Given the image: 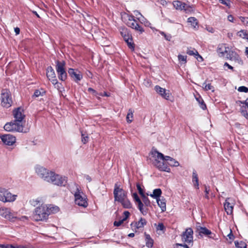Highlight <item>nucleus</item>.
Listing matches in <instances>:
<instances>
[{
    "instance_id": "f257e3e1",
    "label": "nucleus",
    "mask_w": 248,
    "mask_h": 248,
    "mask_svg": "<svg viewBox=\"0 0 248 248\" xmlns=\"http://www.w3.org/2000/svg\"><path fill=\"white\" fill-rule=\"evenodd\" d=\"M114 200L121 203L125 208H130L132 204L127 198V193L122 188L120 187L118 183L114 185L113 191Z\"/></svg>"
},
{
    "instance_id": "f03ea898",
    "label": "nucleus",
    "mask_w": 248,
    "mask_h": 248,
    "mask_svg": "<svg viewBox=\"0 0 248 248\" xmlns=\"http://www.w3.org/2000/svg\"><path fill=\"white\" fill-rule=\"evenodd\" d=\"M75 189L73 190L72 193L75 197V202L76 204L83 207H87L88 203L86 195L83 193L78 185H75Z\"/></svg>"
},
{
    "instance_id": "7ed1b4c3",
    "label": "nucleus",
    "mask_w": 248,
    "mask_h": 248,
    "mask_svg": "<svg viewBox=\"0 0 248 248\" xmlns=\"http://www.w3.org/2000/svg\"><path fill=\"white\" fill-rule=\"evenodd\" d=\"M17 196L12 194L7 189L0 187V201L3 202H11L16 201Z\"/></svg>"
},
{
    "instance_id": "20e7f679",
    "label": "nucleus",
    "mask_w": 248,
    "mask_h": 248,
    "mask_svg": "<svg viewBox=\"0 0 248 248\" xmlns=\"http://www.w3.org/2000/svg\"><path fill=\"white\" fill-rule=\"evenodd\" d=\"M48 182L60 186H65L67 184V178L65 176L56 174L53 171L50 174Z\"/></svg>"
},
{
    "instance_id": "39448f33",
    "label": "nucleus",
    "mask_w": 248,
    "mask_h": 248,
    "mask_svg": "<svg viewBox=\"0 0 248 248\" xmlns=\"http://www.w3.org/2000/svg\"><path fill=\"white\" fill-rule=\"evenodd\" d=\"M1 105L5 108H8L11 106L13 101L10 91L7 89H3L0 94Z\"/></svg>"
},
{
    "instance_id": "423d86ee",
    "label": "nucleus",
    "mask_w": 248,
    "mask_h": 248,
    "mask_svg": "<svg viewBox=\"0 0 248 248\" xmlns=\"http://www.w3.org/2000/svg\"><path fill=\"white\" fill-rule=\"evenodd\" d=\"M35 172L37 175L43 179L44 181L48 182L50 179V175L52 173L53 171L49 170L47 169L39 166L37 165L35 167Z\"/></svg>"
},
{
    "instance_id": "0eeeda50",
    "label": "nucleus",
    "mask_w": 248,
    "mask_h": 248,
    "mask_svg": "<svg viewBox=\"0 0 248 248\" xmlns=\"http://www.w3.org/2000/svg\"><path fill=\"white\" fill-rule=\"evenodd\" d=\"M65 62L64 61H57L56 70L59 79L64 81L67 78V73L65 70Z\"/></svg>"
},
{
    "instance_id": "6e6552de",
    "label": "nucleus",
    "mask_w": 248,
    "mask_h": 248,
    "mask_svg": "<svg viewBox=\"0 0 248 248\" xmlns=\"http://www.w3.org/2000/svg\"><path fill=\"white\" fill-rule=\"evenodd\" d=\"M4 128L7 131H17L19 132H26L23 131V126L21 124L14 121L10 123H7L4 126Z\"/></svg>"
},
{
    "instance_id": "1a4fd4ad",
    "label": "nucleus",
    "mask_w": 248,
    "mask_h": 248,
    "mask_svg": "<svg viewBox=\"0 0 248 248\" xmlns=\"http://www.w3.org/2000/svg\"><path fill=\"white\" fill-rule=\"evenodd\" d=\"M13 113L15 118L14 121L23 125L25 117L24 109L21 107L17 108L13 110Z\"/></svg>"
},
{
    "instance_id": "9d476101",
    "label": "nucleus",
    "mask_w": 248,
    "mask_h": 248,
    "mask_svg": "<svg viewBox=\"0 0 248 248\" xmlns=\"http://www.w3.org/2000/svg\"><path fill=\"white\" fill-rule=\"evenodd\" d=\"M127 21L126 23L128 26L139 31L140 33H142L144 31L143 29L137 23L134 16L127 15Z\"/></svg>"
},
{
    "instance_id": "9b49d317",
    "label": "nucleus",
    "mask_w": 248,
    "mask_h": 248,
    "mask_svg": "<svg viewBox=\"0 0 248 248\" xmlns=\"http://www.w3.org/2000/svg\"><path fill=\"white\" fill-rule=\"evenodd\" d=\"M46 77L55 87L59 89L61 84L58 83L55 71L51 66H48L46 69Z\"/></svg>"
},
{
    "instance_id": "f8f14e48",
    "label": "nucleus",
    "mask_w": 248,
    "mask_h": 248,
    "mask_svg": "<svg viewBox=\"0 0 248 248\" xmlns=\"http://www.w3.org/2000/svg\"><path fill=\"white\" fill-rule=\"evenodd\" d=\"M235 201L231 198H227L224 203V207L227 215H232L233 209L235 205Z\"/></svg>"
},
{
    "instance_id": "ddd939ff",
    "label": "nucleus",
    "mask_w": 248,
    "mask_h": 248,
    "mask_svg": "<svg viewBox=\"0 0 248 248\" xmlns=\"http://www.w3.org/2000/svg\"><path fill=\"white\" fill-rule=\"evenodd\" d=\"M193 231L191 228H188L182 234V240L186 243L193 242Z\"/></svg>"
},
{
    "instance_id": "4468645a",
    "label": "nucleus",
    "mask_w": 248,
    "mask_h": 248,
    "mask_svg": "<svg viewBox=\"0 0 248 248\" xmlns=\"http://www.w3.org/2000/svg\"><path fill=\"white\" fill-rule=\"evenodd\" d=\"M132 197L140 212L143 216H146L147 213V209L144 206L143 203H142L139 198L138 194L136 193H134L133 194Z\"/></svg>"
},
{
    "instance_id": "2eb2a0df",
    "label": "nucleus",
    "mask_w": 248,
    "mask_h": 248,
    "mask_svg": "<svg viewBox=\"0 0 248 248\" xmlns=\"http://www.w3.org/2000/svg\"><path fill=\"white\" fill-rule=\"evenodd\" d=\"M154 89L156 93L160 95L163 98L167 100H170L171 93L169 90L163 88L158 85H156Z\"/></svg>"
},
{
    "instance_id": "dca6fc26",
    "label": "nucleus",
    "mask_w": 248,
    "mask_h": 248,
    "mask_svg": "<svg viewBox=\"0 0 248 248\" xmlns=\"http://www.w3.org/2000/svg\"><path fill=\"white\" fill-rule=\"evenodd\" d=\"M34 215L39 217H48L46 204H42L36 207L34 210Z\"/></svg>"
},
{
    "instance_id": "f3484780",
    "label": "nucleus",
    "mask_w": 248,
    "mask_h": 248,
    "mask_svg": "<svg viewBox=\"0 0 248 248\" xmlns=\"http://www.w3.org/2000/svg\"><path fill=\"white\" fill-rule=\"evenodd\" d=\"M0 138L7 145H12L16 142L15 137L10 134L0 135Z\"/></svg>"
},
{
    "instance_id": "a211bd4d",
    "label": "nucleus",
    "mask_w": 248,
    "mask_h": 248,
    "mask_svg": "<svg viewBox=\"0 0 248 248\" xmlns=\"http://www.w3.org/2000/svg\"><path fill=\"white\" fill-rule=\"evenodd\" d=\"M165 156L157 151H154L151 152V158L154 165H155V161H165Z\"/></svg>"
},
{
    "instance_id": "6ab92c4d",
    "label": "nucleus",
    "mask_w": 248,
    "mask_h": 248,
    "mask_svg": "<svg viewBox=\"0 0 248 248\" xmlns=\"http://www.w3.org/2000/svg\"><path fill=\"white\" fill-rule=\"evenodd\" d=\"M68 73L71 77L77 82L80 81L82 78V75L79 71H75L74 69L70 68Z\"/></svg>"
},
{
    "instance_id": "aec40b11",
    "label": "nucleus",
    "mask_w": 248,
    "mask_h": 248,
    "mask_svg": "<svg viewBox=\"0 0 248 248\" xmlns=\"http://www.w3.org/2000/svg\"><path fill=\"white\" fill-rule=\"evenodd\" d=\"M46 209H47V216L56 214L58 213L60 211V208L55 205L52 204H46Z\"/></svg>"
},
{
    "instance_id": "412c9836",
    "label": "nucleus",
    "mask_w": 248,
    "mask_h": 248,
    "mask_svg": "<svg viewBox=\"0 0 248 248\" xmlns=\"http://www.w3.org/2000/svg\"><path fill=\"white\" fill-rule=\"evenodd\" d=\"M16 215L15 212L12 211L10 208L6 207H1L0 208V216L3 217H7V216L15 217Z\"/></svg>"
},
{
    "instance_id": "4be33fe9",
    "label": "nucleus",
    "mask_w": 248,
    "mask_h": 248,
    "mask_svg": "<svg viewBox=\"0 0 248 248\" xmlns=\"http://www.w3.org/2000/svg\"><path fill=\"white\" fill-rule=\"evenodd\" d=\"M164 161H160L159 162L155 161V166L161 171L170 172V169L168 167L167 165L164 162Z\"/></svg>"
},
{
    "instance_id": "5701e85b",
    "label": "nucleus",
    "mask_w": 248,
    "mask_h": 248,
    "mask_svg": "<svg viewBox=\"0 0 248 248\" xmlns=\"http://www.w3.org/2000/svg\"><path fill=\"white\" fill-rule=\"evenodd\" d=\"M229 48L226 47L224 44H220L218 45L217 52L220 57H225L228 51Z\"/></svg>"
},
{
    "instance_id": "b1692460",
    "label": "nucleus",
    "mask_w": 248,
    "mask_h": 248,
    "mask_svg": "<svg viewBox=\"0 0 248 248\" xmlns=\"http://www.w3.org/2000/svg\"><path fill=\"white\" fill-rule=\"evenodd\" d=\"M146 224V220L144 218H140L138 222L132 223L131 225L132 227H135L136 229H140L143 227Z\"/></svg>"
},
{
    "instance_id": "393cba45",
    "label": "nucleus",
    "mask_w": 248,
    "mask_h": 248,
    "mask_svg": "<svg viewBox=\"0 0 248 248\" xmlns=\"http://www.w3.org/2000/svg\"><path fill=\"white\" fill-rule=\"evenodd\" d=\"M162 194V191L160 188H156L153 190V193L149 194V193H147L146 195L150 196L151 197L158 199V198Z\"/></svg>"
},
{
    "instance_id": "a878e982",
    "label": "nucleus",
    "mask_w": 248,
    "mask_h": 248,
    "mask_svg": "<svg viewBox=\"0 0 248 248\" xmlns=\"http://www.w3.org/2000/svg\"><path fill=\"white\" fill-rule=\"evenodd\" d=\"M165 161H168V164L170 166L177 167L179 165L178 161L169 156H165Z\"/></svg>"
},
{
    "instance_id": "bb28decb",
    "label": "nucleus",
    "mask_w": 248,
    "mask_h": 248,
    "mask_svg": "<svg viewBox=\"0 0 248 248\" xmlns=\"http://www.w3.org/2000/svg\"><path fill=\"white\" fill-rule=\"evenodd\" d=\"M174 7L177 10H183L186 7V4L179 0L174 1L173 2Z\"/></svg>"
},
{
    "instance_id": "cd10ccee",
    "label": "nucleus",
    "mask_w": 248,
    "mask_h": 248,
    "mask_svg": "<svg viewBox=\"0 0 248 248\" xmlns=\"http://www.w3.org/2000/svg\"><path fill=\"white\" fill-rule=\"evenodd\" d=\"M192 182L194 184V186L197 189H199V179L198 174L196 171V170H193L192 173Z\"/></svg>"
},
{
    "instance_id": "c85d7f7f",
    "label": "nucleus",
    "mask_w": 248,
    "mask_h": 248,
    "mask_svg": "<svg viewBox=\"0 0 248 248\" xmlns=\"http://www.w3.org/2000/svg\"><path fill=\"white\" fill-rule=\"evenodd\" d=\"M187 22L194 29H196V26H198V22L197 19L194 17H189L187 19Z\"/></svg>"
},
{
    "instance_id": "c756f323",
    "label": "nucleus",
    "mask_w": 248,
    "mask_h": 248,
    "mask_svg": "<svg viewBox=\"0 0 248 248\" xmlns=\"http://www.w3.org/2000/svg\"><path fill=\"white\" fill-rule=\"evenodd\" d=\"M137 19L141 24H144L145 26L149 27L151 28H152V27L150 26L151 23L143 16H141V17H137Z\"/></svg>"
},
{
    "instance_id": "7c9ffc66",
    "label": "nucleus",
    "mask_w": 248,
    "mask_h": 248,
    "mask_svg": "<svg viewBox=\"0 0 248 248\" xmlns=\"http://www.w3.org/2000/svg\"><path fill=\"white\" fill-rule=\"evenodd\" d=\"M157 202L159 206L161 208L162 211L166 210V202L165 199H157Z\"/></svg>"
},
{
    "instance_id": "2f4dec72",
    "label": "nucleus",
    "mask_w": 248,
    "mask_h": 248,
    "mask_svg": "<svg viewBox=\"0 0 248 248\" xmlns=\"http://www.w3.org/2000/svg\"><path fill=\"white\" fill-rule=\"evenodd\" d=\"M230 60L234 61L235 63H238L239 64H242L243 62L241 60L239 56L236 54H234V56L233 57H230Z\"/></svg>"
},
{
    "instance_id": "473e14b6",
    "label": "nucleus",
    "mask_w": 248,
    "mask_h": 248,
    "mask_svg": "<svg viewBox=\"0 0 248 248\" xmlns=\"http://www.w3.org/2000/svg\"><path fill=\"white\" fill-rule=\"evenodd\" d=\"M133 112L134 111L131 108H130L128 110V112L126 116V121L128 123H130L132 122L133 118Z\"/></svg>"
},
{
    "instance_id": "72a5a7b5",
    "label": "nucleus",
    "mask_w": 248,
    "mask_h": 248,
    "mask_svg": "<svg viewBox=\"0 0 248 248\" xmlns=\"http://www.w3.org/2000/svg\"><path fill=\"white\" fill-rule=\"evenodd\" d=\"M178 59L181 65L186 64L187 62V56L186 55H179Z\"/></svg>"
},
{
    "instance_id": "f704fd0d",
    "label": "nucleus",
    "mask_w": 248,
    "mask_h": 248,
    "mask_svg": "<svg viewBox=\"0 0 248 248\" xmlns=\"http://www.w3.org/2000/svg\"><path fill=\"white\" fill-rule=\"evenodd\" d=\"M41 202V199L40 198H37L35 199L30 200V202L31 204L33 206L38 205Z\"/></svg>"
},
{
    "instance_id": "c9c22d12",
    "label": "nucleus",
    "mask_w": 248,
    "mask_h": 248,
    "mask_svg": "<svg viewBox=\"0 0 248 248\" xmlns=\"http://www.w3.org/2000/svg\"><path fill=\"white\" fill-rule=\"evenodd\" d=\"M198 51L194 48H188L186 50V53L190 56H195L198 55Z\"/></svg>"
},
{
    "instance_id": "e433bc0d",
    "label": "nucleus",
    "mask_w": 248,
    "mask_h": 248,
    "mask_svg": "<svg viewBox=\"0 0 248 248\" xmlns=\"http://www.w3.org/2000/svg\"><path fill=\"white\" fill-rule=\"evenodd\" d=\"M143 202H144V206L147 208V206L150 205V202L145 194L141 196Z\"/></svg>"
},
{
    "instance_id": "4c0bfd02",
    "label": "nucleus",
    "mask_w": 248,
    "mask_h": 248,
    "mask_svg": "<svg viewBox=\"0 0 248 248\" xmlns=\"http://www.w3.org/2000/svg\"><path fill=\"white\" fill-rule=\"evenodd\" d=\"M202 87L205 91L211 90L212 92L214 91V87L211 85V84H206V83H203L202 84Z\"/></svg>"
},
{
    "instance_id": "58836bf2",
    "label": "nucleus",
    "mask_w": 248,
    "mask_h": 248,
    "mask_svg": "<svg viewBox=\"0 0 248 248\" xmlns=\"http://www.w3.org/2000/svg\"><path fill=\"white\" fill-rule=\"evenodd\" d=\"M124 32H121L122 35L123 36L124 41L126 42V41L130 40L132 39L130 35L128 34V33L127 32L126 30H123Z\"/></svg>"
},
{
    "instance_id": "ea45409f",
    "label": "nucleus",
    "mask_w": 248,
    "mask_h": 248,
    "mask_svg": "<svg viewBox=\"0 0 248 248\" xmlns=\"http://www.w3.org/2000/svg\"><path fill=\"white\" fill-rule=\"evenodd\" d=\"M199 233L200 234L202 233L205 235H209L211 234L212 233L211 232L210 230L204 227L201 228Z\"/></svg>"
},
{
    "instance_id": "a19ab883",
    "label": "nucleus",
    "mask_w": 248,
    "mask_h": 248,
    "mask_svg": "<svg viewBox=\"0 0 248 248\" xmlns=\"http://www.w3.org/2000/svg\"><path fill=\"white\" fill-rule=\"evenodd\" d=\"M234 243L236 248H246L247 247L246 244L242 241H241L240 242L235 241Z\"/></svg>"
},
{
    "instance_id": "79ce46f5",
    "label": "nucleus",
    "mask_w": 248,
    "mask_h": 248,
    "mask_svg": "<svg viewBox=\"0 0 248 248\" xmlns=\"http://www.w3.org/2000/svg\"><path fill=\"white\" fill-rule=\"evenodd\" d=\"M237 35L243 38L246 39H247V37H248V34L247 33V31L244 30H241L240 31L238 32Z\"/></svg>"
},
{
    "instance_id": "37998d69",
    "label": "nucleus",
    "mask_w": 248,
    "mask_h": 248,
    "mask_svg": "<svg viewBox=\"0 0 248 248\" xmlns=\"http://www.w3.org/2000/svg\"><path fill=\"white\" fill-rule=\"evenodd\" d=\"M241 113L247 119H248V108L246 107L243 106L241 108Z\"/></svg>"
},
{
    "instance_id": "c03bdc74",
    "label": "nucleus",
    "mask_w": 248,
    "mask_h": 248,
    "mask_svg": "<svg viewBox=\"0 0 248 248\" xmlns=\"http://www.w3.org/2000/svg\"><path fill=\"white\" fill-rule=\"evenodd\" d=\"M159 33L162 35V36H163L165 38V39L167 40V41H170L172 37H171V35L170 34H166L164 32L162 31H159Z\"/></svg>"
},
{
    "instance_id": "a18cd8bd",
    "label": "nucleus",
    "mask_w": 248,
    "mask_h": 248,
    "mask_svg": "<svg viewBox=\"0 0 248 248\" xmlns=\"http://www.w3.org/2000/svg\"><path fill=\"white\" fill-rule=\"evenodd\" d=\"M127 218H123V219L118 221H115L113 223L114 226L116 227H119L121 226L124 222V221L126 220Z\"/></svg>"
},
{
    "instance_id": "49530a36",
    "label": "nucleus",
    "mask_w": 248,
    "mask_h": 248,
    "mask_svg": "<svg viewBox=\"0 0 248 248\" xmlns=\"http://www.w3.org/2000/svg\"><path fill=\"white\" fill-rule=\"evenodd\" d=\"M146 238L149 239L148 241L146 243L147 246L149 248L152 247V246L153 245V241L152 239H150V235H147L146 236Z\"/></svg>"
},
{
    "instance_id": "de8ad7c7",
    "label": "nucleus",
    "mask_w": 248,
    "mask_h": 248,
    "mask_svg": "<svg viewBox=\"0 0 248 248\" xmlns=\"http://www.w3.org/2000/svg\"><path fill=\"white\" fill-rule=\"evenodd\" d=\"M237 53L233 51L228 50V53H227L225 57L230 60V57H233L234 56V54H236Z\"/></svg>"
},
{
    "instance_id": "09e8293b",
    "label": "nucleus",
    "mask_w": 248,
    "mask_h": 248,
    "mask_svg": "<svg viewBox=\"0 0 248 248\" xmlns=\"http://www.w3.org/2000/svg\"><path fill=\"white\" fill-rule=\"evenodd\" d=\"M44 93L45 92L43 90L42 92H41L40 90H37L35 91L33 96L37 97H39V96H42Z\"/></svg>"
},
{
    "instance_id": "8fccbe9b",
    "label": "nucleus",
    "mask_w": 248,
    "mask_h": 248,
    "mask_svg": "<svg viewBox=\"0 0 248 248\" xmlns=\"http://www.w3.org/2000/svg\"><path fill=\"white\" fill-rule=\"evenodd\" d=\"M137 189L139 191V194L140 195V196H142L143 195H144V193L143 192V190L142 189V188H141L140 185V184H137Z\"/></svg>"
},
{
    "instance_id": "3c124183",
    "label": "nucleus",
    "mask_w": 248,
    "mask_h": 248,
    "mask_svg": "<svg viewBox=\"0 0 248 248\" xmlns=\"http://www.w3.org/2000/svg\"><path fill=\"white\" fill-rule=\"evenodd\" d=\"M183 10H184L186 12V13H191V12H193L194 10H193V8L191 6L187 5L186 4V7H185L184 9H183Z\"/></svg>"
},
{
    "instance_id": "603ef678",
    "label": "nucleus",
    "mask_w": 248,
    "mask_h": 248,
    "mask_svg": "<svg viewBox=\"0 0 248 248\" xmlns=\"http://www.w3.org/2000/svg\"><path fill=\"white\" fill-rule=\"evenodd\" d=\"M238 91L240 92L248 93V88L245 86H241L238 88Z\"/></svg>"
},
{
    "instance_id": "864d4df0",
    "label": "nucleus",
    "mask_w": 248,
    "mask_h": 248,
    "mask_svg": "<svg viewBox=\"0 0 248 248\" xmlns=\"http://www.w3.org/2000/svg\"><path fill=\"white\" fill-rule=\"evenodd\" d=\"M174 248H189L185 244H176L175 245V246L174 247Z\"/></svg>"
},
{
    "instance_id": "5fc2aeb1",
    "label": "nucleus",
    "mask_w": 248,
    "mask_h": 248,
    "mask_svg": "<svg viewBox=\"0 0 248 248\" xmlns=\"http://www.w3.org/2000/svg\"><path fill=\"white\" fill-rule=\"evenodd\" d=\"M126 42L127 43V45H128V46H129V48H130L131 49H134V44L132 42V39H130V40L126 41Z\"/></svg>"
},
{
    "instance_id": "6e6d98bb",
    "label": "nucleus",
    "mask_w": 248,
    "mask_h": 248,
    "mask_svg": "<svg viewBox=\"0 0 248 248\" xmlns=\"http://www.w3.org/2000/svg\"><path fill=\"white\" fill-rule=\"evenodd\" d=\"M164 229V226L162 223H159L156 227L157 231H163Z\"/></svg>"
},
{
    "instance_id": "4d7b16f0",
    "label": "nucleus",
    "mask_w": 248,
    "mask_h": 248,
    "mask_svg": "<svg viewBox=\"0 0 248 248\" xmlns=\"http://www.w3.org/2000/svg\"><path fill=\"white\" fill-rule=\"evenodd\" d=\"M210 191V187L209 186H205V197L207 199H208V194Z\"/></svg>"
},
{
    "instance_id": "13d9d810",
    "label": "nucleus",
    "mask_w": 248,
    "mask_h": 248,
    "mask_svg": "<svg viewBox=\"0 0 248 248\" xmlns=\"http://www.w3.org/2000/svg\"><path fill=\"white\" fill-rule=\"evenodd\" d=\"M82 142L83 143H86V142H88V136H84V135L83 134H82Z\"/></svg>"
},
{
    "instance_id": "bf43d9fd",
    "label": "nucleus",
    "mask_w": 248,
    "mask_h": 248,
    "mask_svg": "<svg viewBox=\"0 0 248 248\" xmlns=\"http://www.w3.org/2000/svg\"><path fill=\"white\" fill-rule=\"evenodd\" d=\"M219 1L223 4H224L227 6H229V4L230 3V1L229 0H219Z\"/></svg>"
},
{
    "instance_id": "052dcab7",
    "label": "nucleus",
    "mask_w": 248,
    "mask_h": 248,
    "mask_svg": "<svg viewBox=\"0 0 248 248\" xmlns=\"http://www.w3.org/2000/svg\"><path fill=\"white\" fill-rule=\"evenodd\" d=\"M199 105L200 106L201 108L203 110H204L206 108V106L205 104L204 103L203 100H202L201 102V103Z\"/></svg>"
},
{
    "instance_id": "680f3d73",
    "label": "nucleus",
    "mask_w": 248,
    "mask_h": 248,
    "mask_svg": "<svg viewBox=\"0 0 248 248\" xmlns=\"http://www.w3.org/2000/svg\"><path fill=\"white\" fill-rule=\"evenodd\" d=\"M196 59L199 62H202L203 61L202 57L198 52V55H196L195 57Z\"/></svg>"
},
{
    "instance_id": "e2e57ef3",
    "label": "nucleus",
    "mask_w": 248,
    "mask_h": 248,
    "mask_svg": "<svg viewBox=\"0 0 248 248\" xmlns=\"http://www.w3.org/2000/svg\"><path fill=\"white\" fill-rule=\"evenodd\" d=\"M134 14L135 16H136L137 18L138 17H141V16H143L140 14V13L139 11H137V10L134 11Z\"/></svg>"
},
{
    "instance_id": "0e129e2a",
    "label": "nucleus",
    "mask_w": 248,
    "mask_h": 248,
    "mask_svg": "<svg viewBox=\"0 0 248 248\" xmlns=\"http://www.w3.org/2000/svg\"><path fill=\"white\" fill-rule=\"evenodd\" d=\"M241 20L242 22H244V23H248V17H241Z\"/></svg>"
},
{
    "instance_id": "69168bd1",
    "label": "nucleus",
    "mask_w": 248,
    "mask_h": 248,
    "mask_svg": "<svg viewBox=\"0 0 248 248\" xmlns=\"http://www.w3.org/2000/svg\"><path fill=\"white\" fill-rule=\"evenodd\" d=\"M88 91L90 93H92L93 94L95 95H96L97 94L96 92L91 88H88Z\"/></svg>"
},
{
    "instance_id": "338daca9",
    "label": "nucleus",
    "mask_w": 248,
    "mask_h": 248,
    "mask_svg": "<svg viewBox=\"0 0 248 248\" xmlns=\"http://www.w3.org/2000/svg\"><path fill=\"white\" fill-rule=\"evenodd\" d=\"M228 237L229 238L231 241H232L234 238V236L232 233V231L231 230L230 233L228 235Z\"/></svg>"
},
{
    "instance_id": "774afa93",
    "label": "nucleus",
    "mask_w": 248,
    "mask_h": 248,
    "mask_svg": "<svg viewBox=\"0 0 248 248\" xmlns=\"http://www.w3.org/2000/svg\"><path fill=\"white\" fill-rule=\"evenodd\" d=\"M85 179L88 181L89 182H91L92 181V178L89 175H86L85 176Z\"/></svg>"
}]
</instances>
